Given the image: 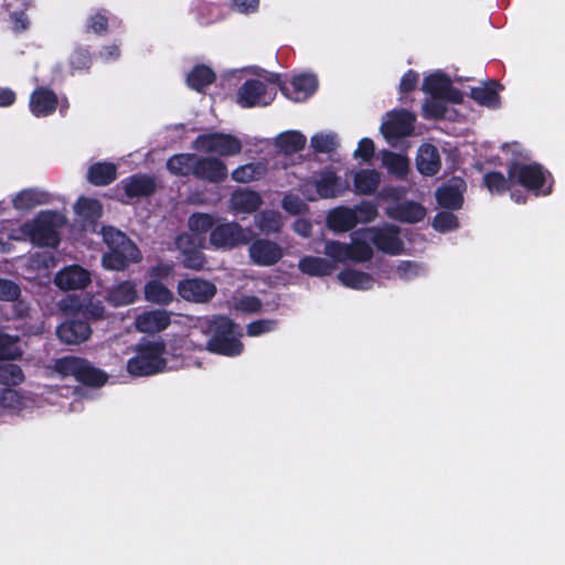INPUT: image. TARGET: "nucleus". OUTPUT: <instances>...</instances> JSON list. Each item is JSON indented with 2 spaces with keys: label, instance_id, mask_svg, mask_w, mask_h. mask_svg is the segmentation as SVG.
Masks as SVG:
<instances>
[{
  "label": "nucleus",
  "instance_id": "nucleus-1",
  "mask_svg": "<svg viewBox=\"0 0 565 565\" xmlns=\"http://www.w3.org/2000/svg\"><path fill=\"white\" fill-rule=\"evenodd\" d=\"M192 327L210 335L206 350L225 356L243 352L242 331L231 319L223 316L191 318Z\"/></svg>",
  "mask_w": 565,
  "mask_h": 565
},
{
  "label": "nucleus",
  "instance_id": "nucleus-2",
  "mask_svg": "<svg viewBox=\"0 0 565 565\" xmlns=\"http://www.w3.org/2000/svg\"><path fill=\"white\" fill-rule=\"evenodd\" d=\"M134 356L127 361V372L132 376H150L179 367L174 354L167 351L160 340H147L137 344Z\"/></svg>",
  "mask_w": 565,
  "mask_h": 565
},
{
  "label": "nucleus",
  "instance_id": "nucleus-3",
  "mask_svg": "<svg viewBox=\"0 0 565 565\" xmlns=\"http://www.w3.org/2000/svg\"><path fill=\"white\" fill-rule=\"evenodd\" d=\"M102 235L109 252L103 257V266L109 270H124L131 263H138L141 254L127 236L113 226H105Z\"/></svg>",
  "mask_w": 565,
  "mask_h": 565
},
{
  "label": "nucleus",
  "instance_id": "nucleus-4",
  "mask_svg": "<svg viewBox=\"0 0 565 565\" xmlns=\"http://www.w3.org/2000/svg\"><path fill=\"white\" fill-rule=\"evenodd\" d=\"M105 309L99 300L85 295L83 297L73 295V344L86 341L92 329L89 322L100 319Z\"/></svg>",
  "mask_w": 565,
  "mask_h": 565
},
{
  "label": "nucleus",
  "instance_id": "nucleus-5",
  "mask_svg": "<svg viewBox=\"0 0 565 565\" xmlns=\"http://www.w3.org/2000/svg\"><path fill=\"white\" fill-rule=\"evenodd\" d=\"M511 180H516L535 195H547L552 191L553 179L548 171L537 163L513 162L509 167Z\"/></svg>",
  "mask_w": 565,
  "mask_h": 565
},
{
  "label": "nucleus",
  "instance_id": "nucleus-6",
  "mask_svg": "<svg viewBox=\"0 0 565 565\" xmlns=\"http://www.w3.org/2000/svg\"><path fill=\"white\" fill-rule=\"evenodd\" d=\"M362 244L370 252V259L373 257V246L379 250L392 255L403 252L404 244L398 235V227L391 224L372 226L359 230Z\"/></svg>",
  "mask_w": 565,
  "mask_h": 565
},
{
  "label": "nucleus",
  "instance_id": "nucleus-7",
  "mask_svg": "<svg viewBox=\"0 0 565 565\" xmlns=\"http://www.w3.org/2000/svg\"><path fill=\"white\" fill-rule=\"evenodd\" d=\"M62 222L58 213L41 212L33 221L23 224V231L29 239L38 246L54 247L58 244L57 227Z\"/></svg>",
  "mask_w": 565,
  "mask_h": 565
},
{
  "label": "nucleus",
  "instance_id": "nucleus-8",
  "mask_svg": "<svg viewBox=\"0 0 565 565\" xmlns=\"http://www.w3.org/2000/svg\"><path fill=\"white\" fill-rule=\"evenodd\" d=\"M300 191L309 201L332 199L342 195L347 185L340 181L337 173L330 169L322 170L311 180L301 184Z\"/></svg>",
  "mask_w": 565,
  "mask_h": 565
},
{
  "label": "nucleus",
  "instance_id": "nucleus-9",
  "mask_svg": "<svg viewBox=\"0 0 565 565\" xmlns=\"http://www.w3.org/2000/svg\"><path fill=\"white\" fill-rule=\"evenodd\" d=\"M192 148L218 157H233L241 153L243 143L234 135L213 131L198 136L192 142Z\"/></svg>",
  "mask_w": 565,
  "mask_h": 565
},
{
  "label": "nucleus",
  "instance_id": "nucleus-10",
  "mask_svg": "<svg viewBox=\"0 0 565 565\" xmlns=\"http://www.w3.org/2000/svg\"><path fill=\"white\" fill-rule=\"evenodd\" d=\"M359 231L351 235V243L345 244L338 241H329L324 246V254L338 263L355 262L364 263L370 260V252L362 244Z\"/></svg>",
  "mask_w": 565,
  "mask_h": 565
},
{
  "label": "nucleus",
  "instance_id": "nucleus-11",
  "mask_svg": "<svg viewBox=\"0 0 565 565\" xmlns=\"http://www.w3.org/2000/svg\"><path fill=\"white\" fill-rule=\"evenodd\" d=\"M276 96V92L262 77L250 78L237 90V104L244 108L267 106Z\"/></svg>",
  "mask_w": 565,
  "mask_h": 565
},
{
  "label": "nucleus",
  "instance_id": "nucleus-12",
  "mask_svg": "<svg viewBox=\"0 0 565 565\" xmlns=\"http://www.w3.org/2000/svg\"><path fill=\"white\" fill-rule=\"evenodd\" d=\"M250 241L247 231L236 222L216 224L210 234V244L216 249H233Z\"/></svg>",
  "mask_w": 565,
  "mask_h": 565
},
{
  "label": "nucleus",
  "instance_id": "nucleus-13",
  "mask_svg": "<svg viewBox=\"0 0 565 565\" xmlns=\"http://www.w3.org/2000/svg\"><path fill=\"white\" fill-rule=\"evenodd\" d=\"M415 116L407 110H393L384 118L381 131L385 139L395 146L397 141L414 131Z\"/></svg>",
  "mask_w": 565,
  "mask_h": 565
},
{
  "label": "nucleus",
  "instance_id": "nucleus-14",
  "mask_svg": "<svg viewBox=\"0 0 565 565\" xmlns=\"http://www.w3.org/2000/svg\"><path fill=\"white\" fill-rule=\"evenodd\" d=\"M179 296L189 302L204 303L210 301L216 294V286L205 279L186 278L178 282Z\"/></svg>",
  "mask_w": 565,
  "mask_h": 565
},
{
  "label": "nucleus",
  "instance_id": "nucleus-15",
  "mask_svg": "<svg viewBox=\"0 0 565 565\" xmlns=\"http://www.w3.org/2000/svg\"><path fill=\"white\" fill-rule=\"evenodd\" d=\"M204 245V239L194 238L192 235L182 234L177 237L175 246L181 252L182 265L185 268L200 270L205 265V257L199 250Z\"/></svg>",
  "mask_w": 565,
  "mask_h": 565
},
{
  "label": "nucleus",
  "instance_id": "nucleus-16",
  "mask_svg": "<svg viewBox=\"0 0 565 565\" xmlns=\"http://www.w3.org/2000/svg\"><path fill=\"white\" fill-rule=\"evenodd\" d=\"M423 90L429 96L446 98L450 104H460L463 95L452 87L450 79L443 73L428 75L423 83Z\"/></svg>",
  "mask_w": 565,
  "mask_h": 565
},
{
  "label": "nucleus",
  "instance_id": "nucleus-17",
  "mask_svg": "<svg viewBox=\"0 0 565 565\" xmlns=\"http://www.w3.org/2000/svg\"><path fill=\"white\" fill-rule=\"evenodd\" d=\"M171 316L172 312L163 309L146 310L137 315L135 319V328L141 333H159L170 326Z\"/></svg>",
  "mask_w": 565,
  "mask_h": 565
},
{
  "label": "nucleus",
  "instance_id": "nucleus-18",
  "mask_svg": "<svg viewBox=\"0 0 565 565\" xmlns=\"http://www.w3.org/2000/svg\"><path fill=\"white\" fill-rule=\"evenodd\" d=\"M318 82L313 74L295 75L289 84L279 83L282 94L294 102H303L311 96Z\"/></svg>",
  "mask_w": 565,
  "mask_h": 565
},
{
  "label": "nucleus",
  "instance_id": "nucleus-19",
  "mask_svg": "<svg viewBox=\"0 0 565 565\" xmlns=\"http://www.w3.org/2000/svg\"><path fill=\"white\" fill-rule=\"evenodd\" d=\"M252 262L258 266H271L284 255L282 248L269 239H256L248 249Z\"/></svg>",
  "mask_w": 565,
  "mask_h": 565
},
{
  "label": "nucleus",
  "instance_id": "nucleus-20",
  "mask_svg": "<svg viewBox=\"0 0 565 565\" xmlns=\"http://www.w3.org/2000/svg\"><path fill=\"white\" fill-rule=\"evenodd\" d=\"M228 170L224 161L213 157H199L194 170V177L218 183L227 178Z\"/></svg>",
  "mask_w": 565,
  "mask_h": 565
},
{
  "label": "nucleus",
  "instance_id": "nucleus-21",
  "mask_svg": "<svg viewBox=\"0 0 565 565\" xmlns=\"http://www.w3.org/2000/svg\"><path fill=\"white\" fill-rule=\"evenodd\" d=\"M58 105L56 94L47 87L40 86L30 96L29 108L35 117L52 115Z\"/></svg>",
  "mask_w": 565,
  "mask_h": 565
},
{
  "label": "nucleus",
  "instance_id": "nucleus-22",
  "mask_svg": "<svg viewBox=\"0 0 565 565\" xmlns=\"http://www.w3.org/2000/svg\"><path fill=\"white\" fill-rule=\"evenodd\" d=\"M156 180L149 175L135 174L120 181L117 191H122L127 200L146 196L156 189Z\"/></svg>",
  "mask_w": 565,
  "mask_h": 565
},
{
  "label": "nucleus",
  "instance_id": "nucleus-23",
  "mask_svg": "<svg viewBox=\"0 0 565 565\" xmlns=\"http://www.w3.org/2000/svg\"><path fill=\"white\" fill-rule=\"evenodd\" d=\"M466 184L460 178H452L436 192L439 205L447 209H459L462 204V193Z\"/></svg>",
  "mask_w": 565,
  "mask_h": 565
},
{
  "label": "nucleus",
  "instance_id": "nucleus-24",
  "mask_svg": "<svg viewBox=\"0 0 565 565\" xmlns=\"http://www.w3.org/2000/svg\"><path fill=\"white\" fill-rule=\"evenodd\" d=\"M262 204L260 195L248 189H239L230 198V210L234 214H249L255 212Z\"/></svg>",
  "mask_w": 565,
  "mask_h": 565
},
{
  "label": "nucleus",
  "instance_id": "nucleus-25",
  "mask_svg": "<svg viewBox=\"0 0 565 565\" xmlns=\"http://www.w3.org/2000/svg\"><path fill=\"white\" fill-rule=\"evenodd\" d=\"M73 377L89 386H100L107 381V375L95 369L90 363L82 359L73 358Z\"/></svg>",
  "mask_w": 565,
  "mask_h": 565
},
{
  "label": "nucleus",
  "instance_id": "nucleus-26",
  "mask_svg": "<svg viewBox=\"0 0 565 565\" xmlns=\"http://www.w3.org/2000/svg\"><path fill=\"white\" fill-rule=\"evenodd\" d=\"M386 214L388 217L401 222L417 223L425 218L426 210L419 203L406 202L388 206L386 209Z\"/></svg>",
  "mask_w": 565,
  "mask_h": 565
},
{
  "label": "nucleus",
  "instance_id": "nucleus-27",
  "mask_svg": "<svg viewBox=\"0 0 565 565\" xmlns=\"http://www.w3.org/2000/svg\"><path fill=\"white\" fill-rule=\"evenodd\" d=\"M327 223L333 232H348L358 224L356 211L345 206L335 207L329 212Z\"/></svg>",
  "mask_w": 565,
  "mask_h": 565
},
{
  "label": "nucleus",
  "instance_id": "nucleus-28",
  "mask_svg": "<svg viewBox=\"0 0 565 565\" xmlns=\"http://www.w3.org/2000/svg\"><path fill=\"white\" fill-rule=\"evenodd\" d=\"M448 99L437 96H429L423 104V116L427 119L456 120L458 113L448 106Z\"/></svg>",
  "mask_w": 565,
  "mask_h": 565
},
{
  "label": "nucleus",
  "instance_id": "nucleus-29",
  "mask_svg": "<svg viewBox=\"0 0 565 565\" xmlns=\"http://www.w3.org/2000/svg\"><path fill=\"white\" fill-rule=\"evenodd\" d=\"M337 278L344 287L355 290H369L375 285V279L370 274L354 268L341 270Z\"/></svg>",
  "mask_w": 565,
  "mask_h": 565
},
{
  "label": "nucleus",
  "instance_id": "nucleus-30",
  "mask_svg": "<svg viewBox=\"0 0 565 565\" xmlns=\"http://www.w3.org/2000/svg\"><path fill=\"white\" fill-rule=\"evenodd\" d=\"M381 183V173L374 169H361L353 174V189L356 194H373Z\"/></svg>",
  "mask_w": 565,
  "mask_h": 565
},
{
  "label": "nucleus",
  "instance_id": "nucleus-31",
  "mask_svg": "<svg viewBox=\"0 0 565 565\" xmlns=\"http://www.w3.org/2000/svg\"><path fill=\"white\" fill-rule=\"evenodd\" d=\"M416 166L422 174L434 175L437 173L440 167L437 149L431 145H423L418 149Z\"/></svg>",
  "mask_w": 565,
  "mask_h": 565
},
{
  "label": "nucleus",
  "instance_id": "nucleus-32",
  "mask_svg": "<svg viewBox=\"0 0 565 565\" xmlns=\"http://www.w3.org/2000/svg\"><path fill=\"white\" fill-rule=\"evenodd\" d=\"M143 295L147 301L159 306H168L174 299L172 290L157 279L147 281L143 288Z\"/></svg>",
  "mask_w": 565,
  "mask_h": 565
},
{
  "label": "nucleus",
  "instance_id": "nucleus-33",
  "mask_svg": "<svg viewBox=\"0 0 565 565\" xmlns=\"http://www.w3.org/2000/svg\"><path fill=\"white\" fill-rule=\"evenodd\" d=\"M137 298L136 285L130 281H124L114 286L107 294V300L115 307L131 305Z\"/></svg>",
  "mask_w": 565,
  "mask_h": 565
},
{
  "label": "nucleus",
  "instance_id": "nucleus-34",
  "mask_svg": "<svg viewBox=\"0 0 565 565\" xmlns=\"http://www.w3.org/2000/svg\"><path fill=\"white\" fill-rule=\"evenodd\" d=\"M426 268L423 264L411 262V260H402L391 266L390 271L386 276L387 279L398 278L402 280H413L415 278L422 277L426 274Z\"/></svg>",
  "mask_w": 565,
  "mask_h": 565
},
{
  "label": "nucleus",
  "instance_id": "nucleus-35",
  "mask_svg": "<svg viewBox=\"0 0 565 565\" xmlns=\"http://www.w3.org/2000/svg\"><path fill=\"white\" fill-rule=\"evenodd\" d=\"M500 85L497 82H489L471 89V98L478 104L488 108H497L500 105Z\"/></svg>",
  "mask_w": 565,
  "mask_h": 565
},
{
  "label": "nucleus",
  "instance_id": "nucleus-36",
  "mask_svg": "<svg viewBox=\"0 0 565 565\" xmlns=\"http://www.w3.org/2000/svg\"><path fill=\"white\" fill-rule=\"evenodd\" d=\"M306 136L297 130L281 132L275 139V146L279 149V151L286 154L302 150L306 146Z\"/></svg>",
  "mask_w": 565,
  "mask_h": 565
},
{
  "label": "nucleus",
  "instance_id": "nucleus-37",
  "mask_svg": "<svg viewBox=\"0 0 565 565\" xmlns=\"http://www.w3.org/2000/svg\"><path fill=\"white\" fill-rule=\"evenodd\" d=\"M298 267L301 273L309 276L330 275L335 266L328 259L315 256H305L299 260Z\"/></svg>",
  "mask_w": 565,
  "mask_h": 565
},
{
  "label": "nucleus",
  "instance_id": "nucleus-38",
  "mask_svg": "<svg viewBox=\"0 0 565 565\" xmlns=\"http://www.w3.org/2000/svg\"><path fill=\"white\" fill-rule=\"evenodd\" d=\"M198 156L194 153L174 154L167 161L168 170L175 175H194Z\"/></svg>",
  "mask_w": 565,
  "mask_h": 565
},
{
  "label": "nucleus",
  "instance_id": "nucleus-39",
  "mask_svg": "<svg viewBox=\"0 0 565 565\" xmlns=\"http://www.w3.org/2000/svg\"><path fill=\"white\" fill-rule=\"evenodd\" d=\"M117 168L114 163L98 162L93 164L87 173L90 183L106 185L116 179Z\"/></svg>",
  "mask_w": 565,
  "mask_h": 565
},
{
  "label": "nucleus",
  "instance_id": "nucleus-40",
  "mask_svg": "<svg viewBox=\"0 0 565 565\" xmlns=\"http://www.w3.org/2000/svg\"><path fill=\"white\" fill-rule=\"evenodd\" d=\"M267 171L263 162H249L237 167L232 171V179L239 183H248L260 179Z\"/></svg>",
  "mask_w": 565,
  "mask_h": 565
},
{
  "label": "nucleus",
  "instance_id": "nucleus-41",
  "mask_svg": "<svg viewBox=\"0 0 565 565\" xmlns=\"http://www.w3.org/2000/svg\"><path fill=\"white\" fill-rule=\"evenodd\" d=\"M47 198L45 192L39 190H23L14 198L13 206L18 210H31L38 205L45 204Z\"/></svg>",
  "mask_w": 565,
  "mask_h": 565
},
{
  "label": "nucleus",
  "instance_id": "nucleus-42",
  "mask_svg": "<svg viewBox=\"0 0 565 565\" xmlns=\"http://www.w3.org/2000/svg\"><path fill=\"white\" fill-rule=\"evenodd\" d=\"M381 158L383 166L391 174L398 178L406 175L409 169V161L405 156L385 150L381 152Z\"/></svg>",
  "mask_w": 565,
  "mask_h": 565
},
{
  "label": "nucleus",
  "instance_id": "nucleus-43",
  "mask_svg": "<svg viewBox=\"0 0 565 565\" xmlns=\"http://www.w3.org/2000/svg\"><path fill=\"white\" fill-rule=\"evenodd\" d=\"M215 78L213 71L204 65L195 66L188 75V84L191 88L200 92L210 85Z\"/></svg>",
  "mask_w": 565,
  "mask_h": 565
},
{
  "label": "nucleus",
  "instance_id": "nucleus-44",
  "mask_svg": "<svg viewBox=\"0 0 565 565\" xmlns=\"http://www.w3.org/2000/svg\"><path fill=\"white\" fill-rule=\"evenodd\" d=\"M256 226L265 234L276 233L282 226L281 215L276 211H264L255 217Z\"/></svg>",
  "mask_w": 565,
  "mask_h": 565
},
{
  "label": "nucleus",
  "instance_id": "nucleus-45",
  "mask_svg": "<svg viewBox=\"0 0 565 565\" xmlns=\"http://www.w3.org/2000/svg\"><path fill=\"white\" fill-rule=\"evenodd\" d=\"M24 381V373L21 367L14 363L0 364V385L12 387Z\"/></svg>",
  "mask_w": 565,
  "mask_h": 565
},
{
  "label": "nucleus",
  "instance_id": "nucleus-46",
  "mask_svg": "<svg viewBox=\"0 0 565 565\" xmlns=\"http://www.w3.org/2000/svg\"><path fill=\"white\" fill-rule=\"evenodd\" d=\"M76 214L85 221H95L102 215L100 203L90 198H79L75 205Z\"/></svg>",
  "mask_w": 565,
  "mask_h": 565
},
{
  "label": "nucleus",
  "instance_id": "nucleus-47",
  "mask_svg": "<svg viewBox=\"0 0 565 565\" xmlns=\"http://www.w3.org/2000/svg\"><path fill=\"white\" fill-rule=\"evenodd\" d=\"M214 221L213 217L209 214H193L189 218V228L191 233H186L188 235H192L194 238L204 239L203 234H205L209 230L213 227Z\"/></svg>",
  "mask_w": 565,
  "mask_h": 565
},
{
  "label": "nucleus",
  "instance_id": "nucleus-48",
  "mask_svg": "<svg viewBox=\"0 0 565 565\" xmlns=\"http://www.w3.org/2000/svg\"><path fill=\"white\" fill-rule=\"evenodd\" d=\"M311 147L316 152L329 153L333 151L339 142L333 132H318L311 137Z\"/></svg>",
  "mask_w": 565,
  "mask_h": 565
},
{
  "label": "nucleus",
  "instance_id": "nucleus-49",
  "mask_svg": "<svg viewBox=\"0 0 565 565\" xmlns=\"http://www.w3.org/2000/svg\"><path fill=\"white\" fill-rule=\"evenodd\" d=\"M120 22L114 17H107L104 12H97L89 17L87 26L95 33L106 32L109 28L119 26Z\"/></svg>",
  "mask_w": 565,
  "mask_h": 565
},
{
  "label": "nucleus",
  "instance_id": "nucleus-50",
  "mask_svg": "<svg viewBox=\"0 0 565 565\" xmlns=\"http://www.w3.org/2000/svg\"><path fill=\"white\" fill-rule=\"evenodd\" d=\"M484 183L491 193L501 194L516 183V180L505 179L500 172H490L486 174Z\"/></svg>",
  "mask_w": 565,
  "mask_h": 565
},
{
  "label": "nucleus",
  "instance_id": "nucleus-51",
  "mask_svg": "<svg viewBox=\"0 0 565 565\" xmlns=\"http://www.w3.org/2000/svg\"><path fill=\"white\" fill-rule=\"evenodd\" d=\"M20 354L21 351L18 347V338L0 330V360L15 359Z\"/></svg>",
  "mask_w": 565,
  "mask_h": 565
},
{
  "label": "nucleus",
  "instance_id": "nucleus-52",
  "mask_svg": "<svg viewBox=\"0 0 565 565\" xmlns=\"http://www.w3.org/2000/svg\"><path fill=\"white\" fill-rule=\"evenodd\" d=\"M232 307L244 313H255L262 308V301L255 296H241L233 299Z\"/></svg>",
  "mask_w": 565,
  "mask_h": 565
},
{
  "label": "nucleus",
  "instance_id": "nucleus-53",
  "mask_svg": "<svg viewBox=\"0 0 565 565\" xmlns=\"http://www.w3.org/2000/svg\"><path fill=\"white\" fill-rule=\"evenodd\" d=\"M277 322L270 319H260L247 324L246 332L249 337H259L274 331Z\"/></svg>",
  "mask_w": 565,
  "mask_h": 565
},
{
  "label": "nucleus",
  "instance_id": "nucleus-54",
  "mask_svg": "<svg viewBox=\"0 0 565 565\" xmlns=\"http://www.w3.org/2000/svg\"><path fill=\"white\" fill-rule=\"evenodd\" d=\"M433 226L439 232H449L458 227L457 217L449 212L438 213L433 222Z\"/></svg>",
  "mask_w": 565,
  "mask_h": 565
},
{
  "label": "nucleus",
  "instance_id": "nucleus-55",
  "mask_svg": "<svg viewBox=\"0 0 565 565\" xmlns=\"http://www.w3.org/2000/svg\"><path fill=\"white\" fill-rule=\"evenodd\" d=\"M282 209L294 215L303 213L307 210V204L296 194L288 193L284 196L281 202Z\"/></svg>",
  "mask_w": 565,
  "mask_h": 565
},
{
  "label": "nucleus",
  "instance_id": "nucleus-56",
  "mask_svg": "<svg viewBox=\"0 0 565 565\" xmlns=\"http://www.w3.org/2000/svg\"><path fill=\"white\" fill-rule=\"evenodd\" d=\"M353 211H356L358 223H370L377 216V207L371 202H362L354 206Z\"/></svg>",
  "mask_w": 565,
  "mask_h": 565
},
{
  "label": "nucleus",
  "instance_id": "nucleus-57",
  "mask_svg": "<svg viewBox=\"0 0 565 565\" xmlns=\"http://www.w3.org/2000/svg\"><path fill=\"white\" fill-rule=\"evenodd\" d=\"M20 296L19 286L12 280L0 278V300L13 301Z\"/></svg>",
  "mask_w": 565,
  "mask_h": 565
},
{
  "label": "nucleus",
  "instance_id": "nucleus-58",
  "mask_svg": "<svg viewBox=\"0 0 565 565\" xmlns=\"http://www.w3.org/2000/svg\"><path fill=\"white\" fill-rule=\"evenodd\" d=\"M22 404L21 396L18 391L11 387L0 390V407L17 408Z\"/></svg>",
  "mask_w": 565,
  "mask_h": 565
},
{
  "label": "nucleus",
  "instance_id": "nucleus-59",
  "mask_svg": "<svg viewBox=\"0 0 565 565\" xmlns=\"http://www.w3.org/2000/svg\"><path fill=\"white\" fill-rule=\"evenodd\" d=\"M375 147L370 138L360 140L358 148L353 152L355 159H361L363 162H369L374 156Z\"/></svg>",
  "mask_w": 565,
  "mask_h": 565
},
{
  "label": "nucleus",
  "instance_id": "nucleus-60",
  "mask_svg": "<svg viewBox=\"0 0 565 565\" xmlns=\"http://www.w3.org/2000/svg\"><path fill=\"white\" fill-rule=\"evenodd\" d=\"M90 282L89 273L78 266L73 265V291L75 289H82Z\"/></svg>",
  "mask_w": 565,
  "mask_h": 565
},
{
  "label": "nucleus",
  "instance_id": "nucleus-61",
  "mask_svg": "<svg viewBox=\"0 0 565 565\" xmlns=\"http://www.w3.org/2000/svg\"><path fill=\"white\" fill-rule=\"evenodd\" d=\"M173 274V265L171 264H158L150 269V279L162 280L170 277Z\"/></svg>",
  "mask_w": 565,
  "mask_h": 565
},
{
  "label": "nucleus",
  "instance_id": "nucleus-62",
  "mask_svg": "<svg viewBox=\"0 0 565 565\" xmlns=\"http://www.w3.org/2000/svg\"><path fill=\"white\" fill-rule=\"evenodd\" d=\"M406 191L403 188H384L379 193V199L382 201H397L405 195Z\"/></svg>",
  "mask_w": 565,
  "mask_h": 565
},
{
  "label": "nucleus",
  "instance_id": "nucleus-63",
  "mask_svg": "<svg viewBox=\"0 0 565 565\" xmlns=\"http://www.w3.org/2000/svg\"><path fill=\"white\" fill-rule=\"evenodd\" d=\"M10 18L13 23L12 29L17 33L25 31L30 25V21L24 12H13Z\"/></svg>",
  "mask_w": 565,
  "mask_h": 565
},
{
  "label": "nucleus",
  "instance_id": "nucleus-64",
  "mask_svg": "<svg viewBox=\"0 0 565 565\" xmlns=\"http://www.w3.org/2000/svg\"><path fill=\"white\" fill-rule=\"evenodd\" d=\"M31 263L33 266H42L45 269L55 266L54 259L49 252L36 253L34 256H32Z\"/></svg>",
  "mask_w": 565,
  "mask_h": 565
}]
</instances>
